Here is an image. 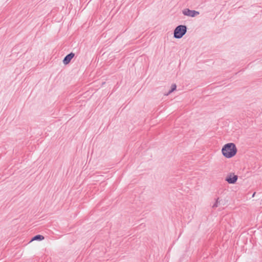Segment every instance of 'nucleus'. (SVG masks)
<instances>
[{"instance_id": "obj_1", "label": "nucleus", "mask_w": 262, "mask_h": 262, "mask_svg": "<svg viewBox=\"0 0 262 262\" xmlns=\"http://www.w3.org/2000/svg\"><path fill=\"white\" fill-rule=\"evenodd\" d=\"M237 149L235 144L228 143L225 144L222 149L223 155L226 158H231L234 157L237 153Z\"/></svg>"}, {"instance_id": "obj_2", "label": "nucleus", "mask_w": 262, "mask_h": 262, "mask_svg": "<svg viewBox=\"0 0 262 262\" xmlns=\"http://www.w3.org/2000/svg\"><path fill=\"white\" fill-rule=\"evenodd\" d=\"M187 27L185 25H179L177 27L173 32V36L175 38H181L186 33Z\"/></svg>"}, {"instance_id": "obj_3", "label": "nucleus", "mask_w": 262, "mask_h": 262, "mask_svg": "<svg viewBox=\"0 0 262 262\" xmlns=\"http://www.w3.org/2000/svg\"><path fill=\"white\" fill-rule=\"evenodd\" d=\"M238 179L237 175H235L233 172L228 173L225 178V181L229 184H235Z\"/></svg>"}, {"instance_id": "obj_4", "label": "nucleus", "mask_w": 262, "mask_h": 262, "mask_svg": "<svg viewBox=\"0 0 262 262\" xmlns=\"http://www.w3.org/2000/svg\"><path fill=\"white\" fill-rule=\"evenodd\" d=\"M183 14L184 15L190 16V17H195L199 14V12L191 10L189 9H185L183 10Z\"/></svg>"}, {"instance_id": "obj_5", "label": "nucleus", "mask_w": 262, "mask_h": 262, "mask_svg": "<svg viewBox=\"0 0 262 262\" xmlns=\"http://www.w3.org/2000/svg\"><path fill=\"white\" fill-rule=\"evenodd\" d=\"M74 55L75 54L73 53H71L67 55L63 60V64L67 65L69 63Z\"/></svg>"}, {"instance_id": "obj_6", "label": "nucleus", "mask_w": 262, "mask_h": 262, "mask_svg": "<svg viewBox=\"0 0 262 262\" xmlns=\"http://www.w3.org/2000/svg\"><path fill=\"white\" fill-rule=\"evenodd\" d=\"M44 239V236H43L41 235H37L35 236L31 241V242H32L33 241H42Z\"/></svg>"}, {"instance_id": "obj_7", "label": "nucleus", "mask_w": 262, "mask_h": 262, "mask_svg": "<svg viewBox=\"0 0 262 262\" xmlns=\"http://www.w3.org/2000/svg\"><path fill=\"white\" fill-rule=\"evenodd\" d=\"M176 88H177L176 84H172L171 86L170 90L167 94H165V95L166 96L168 95L169 94H170L171 93L173 92L174 90H176Z\"/></svg>"}, {"instance_id": "obj_8", "label": "nucleus", "mask_w": 262, "mask_h": 262, "mask_svg": "<svg viewBox=\"0 0 262 262\" xmlns=\"http://www.w3.org/2000/svg\"><path fill=\"white\" fill-rule=\"evenodd\" d=\"M220 203L219 199H217L215 203L213 205V207H217L218 206L219 204Z\"/></svg>"}, {"instance_id": "obj_9", "label": "nucleus", "mask_w": 262, "mask_h": 262, "mask_svg": "<svg viewBox=\"0 0 262 262\" xmlns=\"http://www.w3.org/2000/svg\"><path fill=\"white\" fill-rule=\"evenodd\" d=\"M256 192H254V193L252 195V197H254L255 196Z\"/></svg>"}]
</instances>
